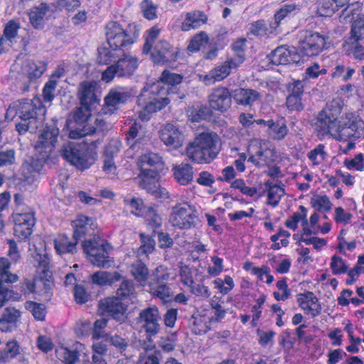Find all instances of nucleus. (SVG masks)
Instances as JSON below:
<instances>
[{
    "mask_svg": "<svg viewBox=\"0 0 364 364\" xmlns=\"http://www.w3.org/2000/svg\"><path fill=\"white\" fill-rule=\"evenodd\" d=\"M330 107L321 112L316 124V130L319 135L324 136L330 134L336 140L346 143L340 146V151L347 154L355 147V141L359 139L364 133V121L355 113H347L337 120L336 115L341 111V107L331 112Z\"/></svg>",
    "mask_w": 364,
    "mask_h": 364,
    "instance_id": "nucleus-1",
    "label": "nucleus"
},
{
    "mask_svg": "<svg viewBox=\"0 0 364 364\" xmlns=\"http://www.w3.org/2000/svg\"><path fill=\"white\" fill-rule=\"evenodd\" d=\"M182 79L181 75L166 70L158 80L147 82L137 100L141 108L138 111L139 117L142 121H147L153 113L167 106L170 100L166 95L169 93V89L166 86L178 85Z\"/></svg>",
    "mask_w": 364,
    "mask_h": 364,
    "instance_id": "nucleus-2",
    "label": "nucleus"
},
{
    "mask_svg": "<svg viewBox=\"0 0 364 364\" xmlns=\"http://www.w3.org/2000/svg\"><path fill=\"white\" fill-rule=\"evenodd\" d=\"M46 109L39 97L33 100H22L14 102L6 110V119L14 120L18 117L21 122L16 126L21 134L27 131L31 132L42 127L45 120Z\"/></svg>",
    "mask_w": 364,
    "mask_h": 364,
    "instance_id": "nucleus-3",
    "label": "nucleus"
},
{
    "mask_svg": "<svg viewBox=\"0 0 364 364\" xmlns=\"http://www.w3.org/2000/svg\"><path fill=\"white\" fill-rule=\"evenodd\" d=\"M58 134L59 129L53 124L46 126L38 136L34 146L38 154L36 159L32 158L30 162L26 161L23 166V171H27L28 173H31V176L25 174V179L28 183H33L38 178L44 163L55 147Z\"/></svg>",
    "mask_w": 364,
    "mask_h": 364,
    "instance_id": "nucleus-4",
    "label": "nucleus"
},
{
    "mask_svg": "<svg viewBox=\"0 0 364 364\" xmlns=\"http://www.w3.org/2000/svg\"><path fill=\"white\" fill-rule=\"evenodd\" d=\"M220 143V139L217 134L202 132L187 145L186 156L195 164H209L217 156Z\"/></svg>",
    "mask_w": 364,
    "mask_h": 364,
    "instance_id": "nucleus-5",
    "label": "nucleus"
},
{
    "mask_svg": "<svg viewBox=\"0 0 364 364\" xmlns=\"http://www.w3.org/2000/svg\"><path fill=\"white\" fill-rule=\"evenodd\" d=\"M63 158L77 169L90 168L97 159V152L94 148L85 144H67L62 151Z\"/></svg>",
    "mask_w": 364,
    "mask_h": 364,
    "instance_id": "nucleus-6",
    "label": "nucleus"
},
{
    "mask_svg": "<svg viewBox=\"0 0 364 364\" xmlns=\"http://www.w3.org/2000/svg\"><path fill=\"white\" fill-rule=\"evenodd\" d=\"M247 152V161L259 168L270 166L277 159L274 149L271 148L267 141L259 139L250 141Z\"/></svg>",
    "mask_w": 364,
    "mask_h": 364,
    "instance_id": "nucleus-7",
    "label": "nucleus"
},
{
    "mask_svg": "<svg viewBox=\"0 0 364 364\" xmlns=\"http://www.w3.org/2000/svg\"><path fill=\"white\" fill-rule=\"evenodd\" d=\"M108 45L114 50H120L136 41V37L117 21L108 22L105 28Z\"/></svg>",
    "mask_w": 364,
    "mask_h": 364,
    "instance_id": "nucleus-8",
    "label": "nucleus"
},
{
    "mask_svg": "<svg viewBox=\"0 0 364 364\" xmlns=\"http://www.w3.org/2000/svg\"><path fill=\"white\" fill-rule=\"evenodd\" d=\"M84 252L88 260L98 267H111L109 251L110 246L108 243L100 240H87L82 243Z\"/></svg>",
    "mask_w": 364,
    "mask_h": 364,
    "instance_id": "nucleus-9",
    "label": "nucleus"
},
{
    "mask_svg": "<svg viewBox=\"0 0 364 364\" xmlns=\"http://www.w3.org/2000/svg\"><path fill=\"white\" fill-rule=\"evenodd\" d=\"M39 258L38 272H42L43 277H36L33 281L26 280L23 284L25 293L43 294H48L51 289L52 282L50 280L49 259L46 255H39Z\"/></svg>",
    "mask_w": 364,
    "mask_h": 364,
    "instance_id": "nucleus-10",
    "label": "nucleus"
},
{
    "mask_svg": "<svg viewBox=\"0 0 364 364\" xmlns=\"http://www.w3.org/2000/svg\"><path fill=\"white\" fill-rule=\"evenodd\" d=\"M164 163L162 157L156 153L149 152L142 154L138 159L137 166L140 169L138 182L147 180H156L164 168Z\"/></svg>",
    "mask_w": 364,
    "mask_h": 364,
    "instance_id": "nucleus-11",
    "label": "nucleus"
},
{
    "mask_svg": "<svg viewBox=\"0 0 364 364\" xmlns=\"http://www.w3.org/2000/svg\"><path fill=\"white\" fill-rule=\"evenodd\" d=\"M168 220L174 227L180 229H190L196 225V210L188 203H178L171 208Z\"/></svg>",
    "mask_w": 364,
    "mask_h": 364,
    "instance_id": "nucleus-12",
    "label": "nucleus"
},
{
    "mask_svg": "<svg viewBox=\"0 0 364 364\" xmlns=\"http://www.w3.org/2000/svg\"><path fill=\"white\" fill-rule=\"evenodd\" d=\"M14 223V235L23 240L27 239L33 232V228L36 223L34 213L28 207L17 210L12 215Z\"/></svg>",
    "mask_w": 364,
    "mask_h": 364,
    "instance_id": "nucleus-13",
    "label": "nucleus"
},
{
    "mask_svg": "<svg viewBox=\"0 0 364 364\" xmlns=\"http://www.w3.org/2000/svg\"><path fill=\"white\" fill-rule=\"evenodd\" d=\"M243 60V55L239 53L237 56L215 66L208 74H198V79L205 85H211L227 77L230 75L231 70L238 67Z\"/></svg>",
    "mask_w": 364,
    "mask_h": 364,
    "instance_id": "nucleus-14",
    "label": "nucleus"
},
{
    "mask_svg": "<svg viewBox=\"0 0 364 364\" xmlns=\"http://www.w3.org/2000/svg\"><path fill=\"white\" fill-rule=\"evenodd\" d=\"M326 46V38L318 33L306 32L304 38L300 42L298 50L301 57H311L318 55Z\"/></svg>",
    "mask_w": 364,
    "mask_h": 364,
    "instance_id": "nucleus-15",
    "label": "nucleus"
},
{
    "mask_svg": "<svg viewBox=\"0 0 364 364\" xmlns=\"http://www.w3.org/2000/svg\"><path fill=\"white\" fill-rule=\"evenodd\" d=\"M99 82L96 80H85L80 83L77 95L82 106L95 107L100 101Z\"/></svg>",
    "mask_w": 364,
    "mask_h": 364,
    "instance_id": "nucleus-16",
    "label": "nucleus"
},
{
    "mask_svg": "<svg viewBox=\"0 0 364 364\" xmlns=\"http://www.w3.org/2000/svg\"><path fill=\"white\" fill-rule=\"evenodd\" d=\"M161 141L172 149L181 147L185 141L183 132L177 126L168 123L164 125L159 131Z\"/></svg>",
    "mask_w": 364,
    "mask_h": 364,
    "instance_id": "nucleus-17",
    "label": "nucleus"
},
{
    "mask_svg": "<svg viewBox=\"0 0 364 364\" xmlns=\"http://www.w3.org/2000/svg\"><path fill=\"white\" fill-rule=\"evenodd\" d=\"M132 96L129 90L124 87H118L109 90L105 98V105L102 112L105 114H112L119 106L125 103Z\"/></svg>",
    "mask_w": 364,
    "mask_h": 364,
    "instance_id": "nucleus-18",
    "label": "nucleus"
},
{
    "mask_svg": "<svg viewBox=\"0 0 364 364\" xmlns=\"http://www.w3.org/2000/svg\"><path fill=\"white\" fill-rule=\"evenodd\" d=\"M269 58V60L274 65L298 63L301 59L298 48L287 47L285 46L277 48Z\"/></svg>",
    "mask_w": 364,
    "mask_h": 364,
    "instance_id": "nucleus-19",
    "label": "nucleus"
},
{
    "mask_svg": "<svg viewBox=\"0 0 364 364\" xmlns=\"http://www.w3.org/2000/svg\"><path fill=\"white\" fill-rule=\"evenodd\" d=\"M160 314L156 306H150L142 310L139 314V322L149 336L156 334L159 331Z\"/></svg>",
    "mask_w": 364,
    "mask_h": 364,
    "instance_id": "nucleus-20",
    "label": "nucleus"
},
{
    "mask_svg": "<svg viewBox=\"0 0 364 364\" xmlns=\"http://www.w3.org/2000/svg\"><path fill=\"white\" fill-rule=\"evenodd\" d=\"M56 357L64 364H75L80 356L87 357V350L85 346L79 342H76L69 348L63 346H58L55 349Z\"/></svg>",
    "mask_w": 364,
    "mask_h": 364,
    "instance_id": "nucleus-21",
    "label": "nucleus"
},
{
    "mask_svg": "<svg viewBox=\"0 0 364 364\" xmlns=\"http://www.w3.org/2000/svg\"><path fill=\"white\" fill-rule=\"evenodd\" d=\"M296 301L306 315L315 318L321 314V306L313 292L307 291L298 294Z\"/></svg>",
    "mask_w": 364,
    "mask_h": 364,
    "instance_id": "nucleus-22",
    "label": "nucleus"
},
{
    "mask_svg": "<svg viewBox=\"0 0 364 364\" xmlns=\"http://www.w3.org/2000/svg\"><path fill=\"white\" fill-rule=\"evenodd\" d=\"M320 215L317 212H314L309 217V220L306 216V222H304V228L301 229L297 235L308 236L316 235L318 233L326 235L328 233L332 228L331 222H324L321 225H319Z\"/></svg>",
    "mask_w": 364,
    "mask_h": 364,
    "instance_id": "nucleus-23",
    "label": "nucleus"
},
{
    "mask_svg": "<svg viewBox=\"0 0 364 364\" xmlns=\"http://www.w3.org/2000/svg\"><path fill=\"white\" fill-rule=\"evenodd\" d=\"M209 105L213 109L220 112L227 111L231 106V95L223 87L215 88L209 96Z\"/></svg>",
    "mask_w": 364,
    "mask_h": 364,
    "instance_id": "nucleus-24",
    "label": "nucleus"
},
{
    "mask_svg": "<svg viewBox=\"0 0 364 364\" xmlns=\"http://www.w3.org/2000/svg\"><path fill=\"white\" fill-rule=\"evenodd\" d=\"M127 304L124 303L119 297H109L102 300L100 307L110 314L114 318L124 320Z\"/></svg>",
    "mask_w": 364,
    "mask_h": 364,
    "instance_id": "nucleus-25",
    "label": "nucleus"
},
{
    "mask_svg": "<svg viewBox=\"0 0 364 364\" xmlns=\"http://www.w3.org/2000/svg\"><path fill=\"white\" fill-rule=\"evenodd\" d=\"M107 114H108L104 113L102 109L101 112L95 117V127H89L87 129H85V126H84V129L79 131L70 130L69 132V137L71 139H78L97 131H105L109 129L111 127V124L108 122L107 118L103 116Z\"/></svg>",
    "mask_w": 364,
    "mask_h": 364,
    "instance_id": "nucleus-26",
    "label": "nucleus"
},
{
    "mask_svg": "<svg viewBox=\"0 0 364 364\" xmlns=\"http://www.w3.org/2000/svg\"><path fill=\"white\" fill-rule=\"evenodd\" d=\"M92 107H82L77 109L73 114L72 119H69L67 125L71 130L79 131L82 129L88 128V122H92V119L90 114Z\"/></svg>",
    "mask_w": 364,
    "mask_h": 364,
    "instance_id": "nucleus-27",
    "label": "nucleus"
},
{
    "mask_svg": "<svg viewBox=\"0 0 364 364\" xmlns=\"http://www.w3.org/2000/svg\"><path fill=\"white\" fill-rule=\"evenodd\" d=\"M77 242L78 240L73 236V237H69L64 234L58 235L53 240L54 249L59 255L65 254L73 255L76 252Z\"/></svg>",
    "mask_w": 364,
    "mask_h": 364,
    "instance_id": "nucleus-28",
    "label": "nucleus"
},
{
    "mask_svg": "<svg viewBox=\"0 0 364 364\" xmlns=\"http://www.w3.org/2000/svg\"><path fill=\"white\" fill-rule=\"evenodd\" d=\"M150 52L152 60L155 63L164 64L173 59L171 46L166 41L157 42Z\"/></svg>",
    "mask_w": 364,
    "mask_h": 364,
    "instance_id": "nucleus-29",
    "label": "nucleus"
},
{
    "mask_svg": "<svg viewBox=\"0 0 364 364\" xmlns=\"http://www.w3.org/2000/svg\"><path fill=\"white\" fill-rule=\"evenodd\" d=\"M118 77L128 76L134 73L138 68V60L134 56L124 53L116 61Z\"/></svg>",
    "mask_w": 364,
    "mask_h": 364,
    "instance_id": "nucleus-30",
    "label": "nucleus"
},
{
    "mask_svg": "<svg viewBox=\"0 0 364 364\" xmlns=\"http://www.w3.org/2000/svg\"><path fill=\"white\" fill-rule=\"evenodd\" d=\"M266 132L270 139L281 141L287 136L289 129L286 120L282 117H279L275 121L269 119L268 129H267Z\"/></svg>",
    "mask_w": 364,
    "mask_h": 364,
    "instance_id": "nucleus-31",
    "label": "nucleus"
},
{
    "mask_svg": "<svg viewBox=\"0 0 364 364\" xmlns=\"http://www.w3.org/2000/svg\"><path fill=\"white\" fill-rule=\"evenodd\" d=\"M51 13V10L46 4L33 7L28 14L31 25L36 28H43L46 20Z\"/></svg>",
    "mask_w": 364,
    "mask_h": 364,
    "instance_id": "nucleus-32",
    "label": "nucleus"
},
{
    "mask_svg": "<svg viewBox=\"0 0 364 364\" xmlns=\"http://www.w3.org/2000/svg\"><path fill=\"white\" fill-rule=\"evenodd\" d=\"M172 172L176 181L181 186H187L193 180V167L188 164L174 165Z\"/></svg>",
    "mask_w": 364,
    "mask_h": 364,
    "instance_id": "nucleus-33",
    "label": "nucleus"
},
{
    "mask_svg": "<svg viewBox=\"0 0 364 364\" xmlns=\"http://www.w3.org/2000/svg\"><path fill=\"white\" fill-rule=\"evenodd\" d=\"M21 316V312L14 308L7 307L0 318V330L3 332L12 331L16 326L18 318Z\"/></svg>",
    "mask_w": 364,
    "mask_h": 364,
    "instance_id": "nucleus-34",
    "label": "nucleus"
},
{
    "mask_svg": "<svg viewBox=\"0 0 364 364\" xmlns=\"http://www.w3.org/2000/svg\"><path fill=\"white\" fill-rule=\"evenodd\" d=\"M160 176L156 180H147L145 181L138 182L139 186L145 189L148 193L154 196L157 198L166 200L169 198L168 191L161 187L159 183Z\"/></svg>",
    "mask_w": 364,
    "mask_h": 364,
    "instance_id": "nucleus-35",
    "label": "nucleus"
},
{
    "mask_svg": "<svg viewBox=\"0 0 364 364\" xmlns=\"http://www.w3.org/2000/svg\"><path fill=\"white\" fill-rule=\"evenodd\" d=\"M232 97L237 103L252 105L259 97V93L254 90L239 88L234 90Z\"/></svg>",
    "mask_w": 364,
    "mask_h": 364,
    "instance_id": "nucleus-36",
    "label": "nucleus"
},
{
    "mask_svg": "<svg viewBox=\"0 0 364 364\" xmlns=\"http://www.w3.org/2000/svg\"><path fill=\"white\" fill-rule=\"evenodd\" d=\"M122 275L118 272L98 271L92 275L93 284L99 286H110L119 281Z\"/></svg>",
    "mask_w": 364,
    "mask_h": 364,
    "instance_id": "nucleus-37",
    "label": "nucleus"
},
{
    "mask_svg": "<svg viewBox=\"0 0 364 364\" xmlns=\"http://www.w3.org/2000/svg\"><path fill=\"white\" fill-rule=\"evenodd\" d=\"M92 218L83 215H77L76 219L72 222L73 237L78 240L80 237L88 232L90 228H92Z\"/></svg>",
    "mask_w": 364,
    "mask_h": 364,
    "instance_id": "nucleus-38",
    "label": "nucleus"
},
{
    "mask_svg": "<svg viewBox=\"0 0 364 364\" xmlns=\"http://www.w3.org/2000/svg\"><path fill=\"white\" fill-rule=\"evenodd\" d=\"M206 16L204 14L200 11H193L187 13L186 18L182 23L181 30L184 31L195 29L205 23Z\"/></svg>",
    "mask_w": 364,
    "mask_h": 364,
    "instance_id": "nucleus-39",
    "label": "nucleus"
},
{
    "mask_svg": "<svg viewBox=\"0 0 364 364\" xmlns=\"http://www.w3.org/2000/svg\"><path fill=\"white\" fill-rule=\"evenodd\" d=\"M307 208L303 205H300L299 210L294 212L285 220V226L289 230L295 231L298 229L299 224L301 223V228H303L304 222H306V216L307 215Z\"/></svg>",
    "mask_w": 364,
    "mask_h": 364,
    "instance_id": "nucleus-40",
    "label": "nucleus"
},
{
    "mask_svg": "<svg viewBox=\"0 0 364 364\" xmlns=\"http://www.w3.org/2000/svg\"><path fill=\"white\" fill-rule=\"evenodd\" d=\"M46 70V63L43 61H28L23 70L30 80L40 77Z\"/></svg>",
    "mask_w": 364,
    "mask_h": 364,
    "instance_id": "nucleus-41",
    "label": "nucleus"
},
{
    "mask_svg": "<svg viewBox=\"0 0 364 364\" xmlns=\"http://www.w3.org/2000/svg\"><path fill=\"white\" fill-rule=\"evenodd\" d=\"M149 287V292L164 302L168 301L172 296L170 288L164 283L151 281Z\"/></svg>",
    "mask_w": 364,
    "mask_h": 364,
    "instance_id": "nucleus-42",
    "label": "nucleus"
},
{
    "mask_svg": "<svg viewBox=\"0 0 364 364\" xmlns=\"http://www.w3.org/2000/svg\"><path fill=\"white\" fill-rule=\"evenodd\" d=\"M124 203L130 210V212L137 217H144L148 208L140 198L126 197L124 199Z\"/></svg>",
    "mask_w": 364,
    "mask_h": 364,
    "instance_id": "nucleus-43",
    "label": "nucleus"
},
{
    "mask_svg": "<svg viewBox=\"0 0 364 364\" xmlns=\"http://www.w3.org/2000/svg\"><path fill=\"white\" fill-rule=\"evenodd\" d=\"M299 11V9L294 4L282 6L274 14V23L271 26L272 29H276L282 20L293 16Z\"/></svg>",
    "mask_w": 364,
    "mask_h": 364,
    "instance_id": "nucleus-44",
    "label": "nucleus"
},
{
    "mask_svg": "<svg viewBox=\"0 0 364 364\" xmlns=\"http://www.w3.org/2000/svg\"><path fill=\"white\" fill-rule=\"evenodd\" d=\"M132 275L135 280L144 287L149 276V269L141 262L137 261L134 263L130 269Z\"/></svg>",
    "mask_w": 364,
    "mask_h": 364,
    "instance_id": "nucleus-45",
    "label": "nucleus"
},
{
    "mask_svg": "<svg viewBox=\"0 0 364 364\" xmlns=\"http://www.w3.org/2000/svg\"><path fill=\"white\" fill-rule=\"evenodd\" d=\"M19 28V23L14 20L9 21L5 26L2 38L11 47L16 42Z\"/></svg>",
    "mask_w": 364,
    "mask_h": 364,
    "instance_id": "nucleus-46",
    "label": "nucleus"
},
{
    "mask_svg": "<svg viewBox=\"0 0 364 364\" xmlns=\"http://www.w3.org/2000/svg\"><path fill=\"white\" fill-rule=\"evenodd\" d=\"M324 149L325 147L323 144H318L307 154V157L312 166H319L324 164L327 157V154Z\"/></svg>",
    "mask_w": 364,
    "mask_h": 364,
    "instance_id": "nucleus-47",
    "label": "nucleus"
},
{
    "mask_svg": "<svg viewBox=\"0 0 364 364\" xmlns=\"http://www.w3.org/2000/svg\"><path fill=\"white\" fill-rule=\"evenodd\" d=\"M293 239L296 241L297 244H300L302 242L306 245H312L316 250H320L327 245L326 239L312 235L304 236L294 234Z\"/></svg>",
    "mask_w": 364,
    "mask_h": 364,
    "instance_id": "nucleus-48",
    "label": "nucleus"
},
{
    "mask_svg": "<svg viewBox=\"0 0 364 364\" xmlns=\"http://www.w3.org/2000/svg\"><path fill=\"white\" fill-rule=\"evenodd\" d=\"M291 233L284 229H279V231L271 236L270 240L273 242L271 248L274 250H278L282 247H287L289 244V237Z\"/></svg>",
    "mask_w": 364,
    "mask_h": 364,
    "instance_id": "nucleus-49",
    "label": "nucleus"
},
{
    "mask_svg": "<svg viewBox=\"0 0 364 364\" xmlns=\"http://www.w3.org/2000/svg\"><path fill=\"white\" fill-rule=\"evenodd\" d=\"M310 204L317 211L328 212L332 208V203L326 195L316 194L311 197Z\"/></svg>",
    "mask_w": 364,
    "mask_h": 364,
    "instance_id": "nucleus-50",
    "label": "nucleus"
},
{
    "mask_svg": "<svg viewBox=\"0 0 364 364\" xmlns=\"http://www.w3.org/2000/svg\"><path fill=\"white\" fill-rule=\"evenodd\" d=\"M267 186H269L267 191V204L272 207H276L284 194V189L280 186H272L269 181L267 182Z\"/></svg>",
    "mask_w": 364,
    "mask_h": 364,
    "instance_id": "nucleus-51",
    "label": "nucleus"
},
{
    "mask_svg": "<svg viewBox=\"0 0 364 364\" xmlns=\"http://www.w3.org/2000/svg\"><path fill=\"white\" fill-rule=\"evenodd\" d=\"M118 50H110L108 48H100L98 49V63L102 65H108L112 62L116 63V61L119 57V53H117Z\"/></svg>",
    "mask_w": 364,
    "mask_h": 364,
    "instance_id": "nucleus-52",
    "label": "nucleus"
},
{
    "mask_svg": "<svg viewBox=\"0 0 364 364\" xmlns=\"http://www.w3.org/2000/svg\"><path fill=\"white\" fill-rule=\"evenodd\" d=\"M10 263L6 258H0V277L1 281L6 283H14L18 281V277L16 274L9 272Z\"/></svg>",
    "mask_w": 364,
    "mask_h": 364,
    "instance_id": "nucleus-53",
    "label": "nucleus"
},
{
    "mask_svg": "<svg viewBox=\"0 0 364 364\" xmlns=\"http://www.w3.org/2000/svg\"><path fill=\"white\" fill-rule=\"evenodd\" d=\"M209 38L205 32H200L195 35L190 41L188 50L191 53L198 52L208 43Z\"/></svg>",
    "mask_w": 364,
    "mask_h": 364,
    "instance_id": "nucleus-54",
    "label": "nucleus"
},
{
    "mask_svg": "<svg viewBox=\"0 0 364 364\" xmlns=\"http://www.w3.org/2000/svg\"><path fill=\"white\" fill-rule=\"evenodd\" d=\"M213 283L214 287L223 295L228 294L235 287L233 279L229 275H225L224 280L217 278Z\"/></svg>",
    "mask_w": 364,
    "mask_h": 364,
    "instance_id": "nucleus-55",
    "label": "nucleus"
},
{
    "mask_svg": "<svg viewBox=\"0 0 364 364\" xmlns=\"http://www.w3.org/2000/svg\"><path fill=\"white\" fill-rule=\"evenodd\" d=\"M161 29L157 26H153L147 30L145 36V43L144 45V53H149L154 47L155 41L159 36Z\"/></svg>",
    "mask_w": 364,
    "mask_h": 364,
    "instance_id": "nucleus-56",
    "label": "nucleus"
},
{
    "mask_svg": "<svg viewBox=\"0 0 364 364\" xmlns=\"http://www.w3.org/2000/svg\"><path fill=\"white\" fill-rule=\"evenodd\" d=\"M338 9L334 0H318L317 11L321 16H331Z\"/></svg>",
    "mask_w": 364,
    "mask_h": 364,
    "instance_id": "nucleus-57",
    "label": "nucleus"
},
{
    "mask_svg": "<svg viewBox=\"0 0 364 364\" xmlns=\"http://www.w3.org/2000/svg\"><path fill=\"white\" fill-rule=\"evenodd\" d=\"M210 329V318L205 316H193L192 331L196 334L206 333Z\"/></svg>",
    "mask_w": 364,
    "mask_h": 364,
    "instance_id": "nucleus-58",
    "label": "nucleus"
},
{
    "mask_svg": "<svg viewBox=\"0 0 364 364\" xmlns=\"http://www.w3.org/2000/svg\"><path fill=\"white\" fill-rule=\"evenodd\" d=\"M134 287L132 282L125 280L121 284L119 288L117 291V297H119L122 301L129 299L132 300L134 297Z\"/></svg>",
    "mask_w": 364,
    "mask_h": 364,
    "instance_id": "nucleus-59",
    "label": "nucleus"
},
{
    "mask_svg": "<svg viewBox=\"0 0 364 364\" xmlns=\"http://www.w3.org/2000/svg\"><path fill=\"white\" fill-rule=\"evenodd\" d=\"M25 307L31 312L36 319L38 321H43L45 319L46 311L43 304L30 301L26 302Z\"/></svg>",
    "mask_w": 364,
    "mask_h": 364,
    "instance_id": "nucleus-60",
    "label": "nucleus"
},
{
    "mask_svg": "<svg viewBox=\"0 0 364 364\" xmlns=\"http://www.w3.org/2000/svg\"><path fill=\"white\" fill-rule=\"evenodd\" d=\"M351 36L358 41L364 36V15H359L353 21L351 28Z\"/></svg>",
    "mask_w": 364,
    "mask_h": 364,
    "instance_id": "nucleus-61",
    "label": "nucleus"
},
{
    "mask_svg": "<svg viewBox=\"0 0 364 364\" xmlns=\"http://www.w3.org/2000/svg\"><path fill=\"white\" fill-rule=\"evenodd\" d=\"M140 238L141 245L139 249L138 255H149L151 253L154 248H155V241L154 240L144 233L140 234Z\"/></svg>",
    "mask_w": 364,
    "mask_h": 364,
    "instance_id": "nucleus-62",
    "label": "nucleus"
},
{
    "mask_svg": "<svg viewBox=\"0 0 364 364\" xmlns=\"http://www.w3.org/2000/svg\"><path fill=\"white\" fill-rule=\"evenodd\" d=\"M278 291L273 293L274 297L277 301H285L291 295V290L289 289L287 282L284 279L279 280L276 284Z\"/></svg>",
    "mask_w": 364,
    "mask_h": 364,
    "instance_id": "nucleus-63",
    "label": "nucleus"
},
{
    "mask_svg": "<svg viewBox=\"0 0 364 364\" xmlns=\"http://www.w3.org/2000/svg\"><path fill=\"white\" fill-rule=\"evenodd\" d=\"M344 165L348 170L355 169L358 171H364V155L358 154L352 159H346Z\"/></svg>",
    "mask_w": 364,
    "mask_h": 364,
    "instance_id": "nucleus-64",
    "label": "nucleus"
}]
</instances>
